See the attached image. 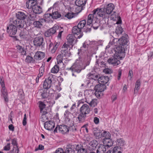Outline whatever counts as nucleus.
Masks as SVG:
<instances>
[{
	"label": "nucleus",
	"mask_w": 153,
	"mask_h": 153,
	"mask_svg": "<svg viewBox=\"0 0 153 153\" xmlns=\"http://www.w3.org/2000/svg\"><path fill=\"white\" fill-rule=\"evenodd\" d=\"M52 15L53 19H57L59 18L61 16V14L57 11H55L53 12Z\"/></svg>",
	"instance_id": "44"
},
{
	"label": "nucleus",
	"mask_w": 153,
	"mask_h": 153,
	"mask_svg": "<svg viewBox=\"0 0 153 153\" xmlns=\"http://www.w3.org/2000/svg\"><path fill=\"white\" fill-rule=\"evenodd\" d=\"M119 44L118 40L117 38H114L111 40L109 42L108 45L106 47V48H108L112 46L113 48H115V47L118 46Z\"/></svg>",
	"instance_id": "19"
},
{
	"label": "nucleus",
	"mask_w": 153,
	"mask_h": 153,
	"mask_svg": "<svg viewBox=\"0 0 153 153\" xmlns=\"http://www.w3.org/2000/svg\"><path fill=\"white\" fill-rule=\"evenodd\" d=\"M109 80V79L108 76H100L98 78V82L100 84L105 85L108 82Z\"/></svg>",
	"instance_id": "21"
},
{
	"label": "nucleus",
	"mask_w": 153,
	"mask_h": 153,
	"mask_svg": "<svg viewBox=\"0 0 153 153\" xmlns=\"http://www.w3.org/2000/svg\"><path fill=\"white\" fill-rule=\"evenodd\" d=\"M76 6L82 7L85 4V0H76L75 2Z\"/></svg>",
	"instance_id": "37"
},
{
	"label": "nucleus",
	"mask_w": 153,
	"mask_h": 153,
	"mask_svg": "<svg viewBox=\"0 0 153 153\" xmlns=\"http://www.w3.org/2000/svg\"><path fill=\"white\" fill-rule=\"evenodd\" d=\"M2 95L3 96L4 100L6 102L8 101V99L7 98V91L5 90V88L2 89L1 90Z\"/></svg>",
	"instance_id": "36"
},
{
	"label": "nucleus",
	"mask_w": 153,
	"mask_h": 153,
	"mask_svg": "<svg viewBox=\"0 0 153 153\" xmlns=\"http://www.w3.org/2000/svg\"><path fill=\"white\" fill-rule=\"evenodd\" d=\"M74 8L75 9V11L76 13H79L81 10L82 8L80 7L74 6Z\"/></svg>",
	"instance_id": "57"
},
{
	"label": "nucleus",
	"mask_w": 153,
	"mask_h": 153,
	"mask_svg": "<svg viewBox=\"0 0 153 153\" xmlns=\"http://www.w3.org/2000/svg\"><path fill=\"white\" fill-rule=\"evenodd\" d=\"M74 36L72 34H69L67 37V43L69 46V48H72L76 44L77 40L75 39Z\"/></svg>",
	"instance_id": "11"
},
{
	"label": "nucleus",
	"mask_w": 153,
	"mask_h": 153,
	"mask_svg": "<svg viewBox=\"0 0 153 153\" xmlns=\"http://www.w3.org/2000/svg\"><path fill=\"white\" fill-rule=\"evenodd\" d=\"M102 132H100V130H97V131L94 132V135L96 137V138H100L101 137Z\"/></svg>",
	"instance_id": "52"
},
{
	"label": "nucleus",
	"mask_w": 153,
	"mask_h": 153,
	"mask_svg": "<svg viewBox=\"0 0 153 153\" xmlns=\"http://www.w3.org/2000/svg\"><path fill=\"white\" fill-rule=\"evenodd\" d=\"M77 153H86V150L84 148H81V147L79 149H77Z\"/></svg>",
	"instance_id": "56"
},
{
	"label": "nucleus",
	"mask_w": 153,
	"mask_h": 153,
	"mask_svg": "<svg viewBox=\"0 0 153 153\" xmlns=\"http://www.w3.org/2000/svg\"><path fill=\"white\" fill-rule=\"evenodd\" d=\"M65 57L64 55L62 54L61 53L59 54L56 57V59L57 60V62L58 65H59L60 64H63V63L62 62V61L64 59V57ZM65 59V58H64Z\"/></svg>",
	"instance_id": "35"
},
{
	"label": "nucleus",
	"mask_w": 153,
	"mask_h": 153,
	"mask_svg": "<svg viewBox=\"0 0 153 153\" xmlns=\"http://www.w3.org/2000/svg\"><path fill=\"white\" fill-rule=\"evenodd\" d=\"M34 45L37 47H41L42 48L44 47L45 44L44 40L42 37H38L35 38L33 41Z\"/></svg>",
	"instance_id": "7"
},
{
	"label": "nucleus",
	"mask_w": 153,
	"mask_h": 153,
	"mask_svg": "<svg viewBox=\"0 0 153 153\" xmlns=\"http://www.w3.org/2000/svg\"><path fill=\"white\" fill-rule=\"evenodd\" d=\"M86 24V20H83L80 21L79 22L77 26L81 30V29L83 28L84 26H85Z\"/></svg>",
	"instance_id": "42"
},
{
	"label": "nucleus",
	"mask_w": 153,
	"mask_h": 153,
	"mask_svg": "<svg viewBox=\"0 0 153 153\" xmlns=\"http://www.w3.org/2000/svg\"><path fill=\"white\" fill-rule=\"evenodd\" d=\"M141 82L140 79H138L136 82L134 90V93H137L140 88Z\"/></svg>",
	"instance_id": "38"
},
{
	"label": "nucleus",
	"mask_w": 153,
	"mask_h": 153,
	"mask_svg": "<svg viewBox=\"0 0 153 153\" xmlns=\"http://www.w3.org/2000/svg\"><path fill=\"white\" fill-rule=\"evenodd\" d=\"M17 49L19 52L22 55H26V51L24 48H22L21 46L19 45L17 46Z\"/></svg>",
	"instance_id": "40"
},
{
	"label": "nucleus",
	"mask_w": 153,
	"mask_h": 153,
	"mask_svg": "<svg viewBox=\"0 0 153 153\" xmlns=\"http://www.w3.org/2000/svg\"><path fill=\"white\" fill-rule=\"evenodd\" d=\"M44 71V65H42V66L40 67L39 69V73L37 77H40L42 76L43 74Z\"/></svg>",
	"instance_id": "49"
},
{
	"label": "nucleus",
	"mask_w": 153,
	"mask_h": 153,
	"mask_svg": "<svg viewBox=\"0 0 153 153\" xmlns=\"http://www.w3.org/2000/svg\"><path fill=\"white\" fill-rule=\"evenodd\" d=\"M41 96L43 98H46L48 96L49 93L47 91V90H44Z\"/></svg>",
	"instance_id": "53"
},
{
	"label": "nucleus",
	"mask_w": 153,
	"mask_h": 153,
	"mask_svg": "<svg viewBox=\"0 0 153 153\" xmlns=\"http://www.w3.org/2000/svg\"><path fill=\"white\" fill-rule=\"evenodd\" d=\"M94 71H92L88 75V78L89 79H93L95 80H98V78L99 77L100 75L99 74H95Z\"/></svg>",
	"instance_id": "26"
},
{
	"label": "nucleus",
	"mask_w": 153,
	"mask_h": 153,
	"mask_svg": "<svg viewBox=\"0 0 153 153\" xmlns=\"http://www.w3.org/2000/svg\"><path fill=\"white\" fill-rule=\"evenodd\" d=\"M102 139L103 140H102L103 143L107 149L109 148L113 145V142L110 139V138H103Z\"/></svg>",
	"instance_id": "16"
},
{
	"label": "nucleus",
	"mask_w": 153,
	"mask_h": 153,
	"mask_svg": "<svg viewBox=\"0 0 153 153\" xmlns=\"http://www.w3.org/2000/svg\"><path fill=\"white\" fill-rule=\"evenodd\" d=\"M72 33L74 35H78L77 38L80 39L82 37L83 35V33L81 32V29L78 27L77 26H75L72 29Z\"/></svg>",
	"instance_id": "13"
},
{
	"label": "nucleus",
	"mask_w": 153,
	"mask_h": 153,
	"mask_svg": "<svg viewBox=\"0 0 153 153\" xmlns=\"http://www.w3.org/2000/svg\"><path fill=\"white\" fill-rule=\"evenodd\" d=\"M98 142L96 140H93L90 142L89 143L88 148L90 151L96 150L97 146L98 145Z\"/></svg>",
	"instance_id": "17"
},
{
	"label": "nucleus",
	"mask_w": 153,
	"mask_h": 153,
	"mask_svg": "<svg viewBox=\"0 0 153 153\" xmlns=\"http://www.w3.org/2000/svg\"><path fill=\"white\" fill-rule=\"evenodd\" d=\"M19 149L17 146L14 147L13 150H12V153H18L19 152Z\"/></svg>",
	"instance_id": "58"
},
{
	"label": "nucleus",
	"mask_w": 153,
	"mask_h": 153,
	"mask_svg": "<svg viewBox=\"0 0 153 153\" xmlns=\"http://www.w3.org/2000/svg\"><path fill=\"white\" fill-rule=\"evenodd\" d=\"M59 70V66L58 65H55L51 69V72L53 73H56L58 72Z\"/></svg>",
	"instance_id": "46"
},
{
	"label": "nucleus",
	"mask_w": 153,
	"mask_h": 153,
	"mask_svg": "<svg viewBox=\"0 0 153 153\" xmlns=\"http://www.w3.org/2000/svg\"><path fill=\"white\" fill-rule=\"evenodd\" d=\"M55 153H65L62 148H59L57 149Z\"/></svg>",
	"instance_id": "64"
},
{
	"label": "nucleus",
	"mask_w": 153,
	"mask_h": 153,
	"mask_svg": "<svg viewBox=\"0 0 153 153\" xmlns=\"http://www.w3.org/2000/svg\"><path fill=\"white\" fill-rule=\"evenodd\" d=\"M86 102L88 103L90 106L92 107H94L97 104V100L95 99H92L90 102L88 101H87V100H86Z\"/></svg>",
	"instance_id": "41"
},
{
	"label": "nucleus",
	"mask_w": 153,
	"mask_h": 153,
	"mask_svg": "<svg viewBox=\"0 0 153 153\" xmlns=\"http://www.w3.org/2000/svg\"><path fill=\"white\" fill-rule=\"evenodd\" d=\"M69 48L68 45L65 43L61 48V53L66 58L69 57L71 55V53L70 52V50L72 48Z\"/></svg>",
	"instance_id": "9"
},
{
	"label": "nucleus",
	"mask_w": 153,
	"mask_h": 153,
	"mask_svg": "<svg viewBox=\"0 0 153 153\" xmlns=\"http://www.w3.org/2000/svg\"><path fill=\"white\" fill-rule=\"evenodd\" d=\"M123 32V29L120 27V26H118L116 28L115 31V33L114 34H116L119 36Z\"/></svg>",
	"instance_id": "47"
},
{
	"label": "nucleus",
	"mask_w": 153,
	"mask_h": 153,
	"mask_svg": "<svg viewBox=\"0 0 153 153\" xmlns=\"http://www.w3.org/2000/svg\"><path fill=\"white\" fill-rule=\"evenodd\" d=\"M114 8L113 4L109 3L104 6H102L100 8H97L95 9L94 13L97 12V14L99 17L104 19L108 17V15L112 12Z\"/></svg>",
	"instance_id": "1"
},
{
	"label": "nucleus",
	"mask_w": 153,
	"mask_h": 153,
	"mask_svg": "<svg viewBox=\"0 0 153 153\" xmlns=\"http://www.w3.org/2000/svg\"><path fill=\"white\" fill-rule=\"evenodd\" d=\"M44 20L43 18L39 19L38 21H36L33 22V25L34 26L38 28H41L43 27V24L44 23Z\"/></svg>",
	"instance_id": "22"
},
{
	"label": "nucleus",
	"mask_w": 153,
	"mask_h": 153,
	"mask_svg": "<svg viewBox=\"0 0 153 153\" xmlns=\"http://www.w3.org/2000/svg\"><path fill=\"white\" fill-rule=\"evenodd\" d=\"M55 125V123L53 121H50L45 123L44 126L46 129L51 130L54 127Z\"/></svg>",
	"instance_id": "15"
},
{
	"label": "nucleus",
	"mask_w": 153,
	"mask_h": 153,
	"mask_svg": "<svg viewBox=\"0 0 153 153\" xmlns=\"http://www.w3.org/2000/svg\"><path fill=\"white\" fill-rule=\"evenodd\" d=\"M103 71L106 74H110L112 72V71L109 68H105L103 70Z\"/></svg>",
	"instance_id": "59"
},
{
	"label": "nucleus",
	"mask_w": 153,
	"mask_h": 153,
	"mask_svg": "<svg viewBox=\"0 0 153 153\" xmlns=\"http://www.w3.org/2000/svg\"><path fill=\"white\" fill-rule=\"evenodd\" d=\"M45 56L44 53L39 51L36 53L34 57L35 59L40 60L43 59Z\"/></svg>",
	"instance_id": "25"
},
{
	"label": "nucleus",
	"mask_w": 153,
	"mask_h": 153,
	"mask_svg": "<svg viewBox=\"0 0 153 153\" xmlns=\"http://www.w3.org/2000/svg\"><path fill=\"white\" fill-rule=\"evenodd\" d=\"M91 59V57L90 56H88L87 57V60L85 62V64L83 66V67H85V68L88 65L90 64Z\"/></svg>",
	"instance_id": "55"
},
{
	"label": "nucleus",
	"mask_w": 153,
	"mask_h": 153,
	"mask_svg": "<svg viewBox=\"0 0 153 153\" xmlns=\"http://www.w3.org/2000/svg\"><path fill=\"white\" fill-rule=\"evenodd\" d=\"M97 64L100 67H103L105 66V63L104 62L100 59H97L96 65H97Z\"/></svg>",
	"instance_id": "39"
},
{
	"label": "nucleus",
	"mask_w": 153,
	"mask_h": 153,
	"mask_svg": "<svg viewBox=\"0 0 153 153\" xmlns=\"http://www.w3.org/2000/svg\"><path fill=\"white\" fill-rule=\"evenodd\" d=\"M34 0H28L26 2V7L28 9H30L32 8L34 6H35L36 2L34 1Z\"/></svg>",
	"instance_id": "30"
},
{
	"label": "nucleus",
	"mask_w": 153,
	"mask_h": 153,
	"mask_svg": "<svg viewBox=\"0 0 153 153\" xmlns=\"http://www.w3.org/2000/svg\"><path fill=\"white\" fill-rule=\"evenodd\" d=\"M123 149L116 146L113 149L112 153H121Z\"/></svg>",
	"instance_id": "45"
},
{
	"label": "nucleus",
	"mask_w": 153,
	"mask_h": 153,
	"mask_svg": "<svg viewBox=\"0 0 153 153\" xmlns=\"http://www.w3.org/2000/svg\"><path fill=\"white\" fill-rule=\"evenodd\" d=\"M59 26L56 25L51 28L45 32V35L46 37L51 36L59 30Z\"/></svg>",
	"instance_id": "12"
},
{
	"label": "nucleus",
	"mask_w": 153,
	"mask_h": 153,
	"mask_svg": "<svg viewBox=\"0 0 153 153\" xmlns=\"http://www.w3.org/2000/svg\"><path fill=\"white\" fill-rule=\"evenodd\" d=\"M0 83L2 87V89H3V88H5V85L4 81L1 78L0 79Z\"/></svg>",
	"instance_id": "62"
},
{
	"label": "nucleus",
	"mask_w": 153,
	"mask_h": 153,
	"mask_svg": "<svg viewBox=\"0 0 153 153\" xmlns=\"http://www.w3.org/2000/svg\"><path fill=\"white\" fill-rule=\"evenodd\" d=\"M49 74V76L47 79H45L43 84V88L45 89H48L51 88L53 80V75L50 73Z\"/></svg>",
	"instance_id": "8"
},
{
	"label": "nucleus",
	"mask_w": 153,
	"mask_h": 153,
	"mask_svg": "<svg viewBox=\"0 0 153 153\" xmlns=\"http://www.w3.org/2000/svg\"><path fill=\"white\" fill-rule=\"evenodd\" d=\"M80 112L88 114L90 112V109L88 105L86 104H83L80 109Z\"/></svg>",
	"instance_id": "20"
},
{
	"label": "nucleus",
	"mask_w": 153,
	"mask_h": 153,
	"mask_svg": "<svg viewBox=\"0 0 153 153\" xmlns=\"http://www.w3.org/2000/svg\"><path fill=\"white\" fill-rule=\"evenodd\" d=\"M115 48H116L115 51L119 53H123L124 52L125 48L124 46L118 44V46H116Z\"/></svg>",
	"instance_id": "34"
},
{
	"label": "nucleus",
	"mask_w": 153,
	"mask_h": 153,
	"mask_svg": "<svg viewBox=\"0 0 153 153\" xmlns=\"http://www.w3.org/2000/svg\"><path fill=\"white\" fill-rule=\"evenodd\" d=\"M13 112L12 111L8 116V120H10L12 124L13 123Z\"/></svg>",
	"instance_id": "60"
},
{
	"label": "nucleus",
	"mask_w": 153,
	"mask_h": 153,
	"mask_svg": "<svg viewBox=\"0 0 153 153\" xmlns=\"http://www.w3.org/2000/svg\"><path fill=\"white\" fill-rule=\"evenodd\" d=\"M25 62L28 63H34L35 62V60L31 57L27 56L25 60Z\"/></svg>",
	"instance_id": "48"
},
{
	"label": "nucleus",
	"mask_w": 153,
	"mask_h": 153,
	"mask_svg": "<svg viewBox=\"0 0 153 153\" xmlns=\"http://www.w3.org/2000/svg\"><path fill=\"white\" fill-rule=\"evenodd\" d=\"M101 137H104L103 138H107L110 137V134L108 132L105 131H104L103 132H102Z\"/></svg>",
	"instance_id": "43"
},
{
	"label": "nucleus",
	"mask_w": 153,
	"mask_h": 153,
	"mask_svg": "<svg viewBox=\"0 0 153 153\" xmlns=\"http://www.w3.org/2000/svg\"><path fill=\"white\" fill-rule=\"evenodd\" d=\"M128 35L125 34L118 40L119 44L124 46L126 45L128 42Z\"/></svg>",
	"instance_id": "18"
},
{
	"label": "nucleus",
	"mask_w": 153,
	"mask_h": 153,
	"mask_svg": "<svg viewBox=\"0 0 153 153\" xmlns=\"http://www.w3.org/2000/svg\"><path fill=\"white\" fill-rule=\"evenodd\" d=\"M75 15V13H68L65 15V16L67 17L68 19H70L73 18Z\"/></svg>",
	"instance_id": "50"
},
{
	"label": "nucleus",
	"mask_w": 153,
	"mask_h": 153,
	"mask_svg": "<svg viewBox=\"0 0 153 153\" xmlns=\"http://www.w3.org/2000/svg\"><path fill=\"white\" fill-rule=\"evenodd\" d=\"M59 45V43H55L54 44L51 43L50 44L49 46V49L51 50V53H54Z\"/></svg>",
	"instance_id": "23"
},
{
	"label": "nucleus",
	"mask_w": 153,
	"mask_h": 153,
	"mask_svg": "<svg viewBox=\"0 0 153 153\" xmlns=\"http://www.w3.org/2000/svg\"><path fill=\"white\" fill-rule=\"evenodd\" d=\"M43 19L44 20V22H52L53 19L51 13H46L44 15Z\"/></svg>",
	"instance_id": "27"
},
{
	"label": "nucleus",
	"mask_w": 153,
	"mask_h": 153,
	"mask_svg": "<svg viewBox=\"0 0 153 153\" xmlns=\"http://www.w3.org/2000/svg\"><path fill=\"white\" fill-rule=\"evenodd\" d=\"M39 107L40 110V111L42 112L43 109H44L46 106V105L44 104L43 102L39 101Z\"/></svg>",
	"instance_id": "51"
},
{
	"label": "nucleus",
	"mask_w": 153,
	"mask_h": 153,
	"mask_svg": "<svg viewBox=\"0 0 153 153\" xmlns=\"http://www.w3.org/2000/svg\"><path fill=\"white\" fill-rule=\"evenodd\" d=\"M117 146L119 147L120 149H123L124 148L125 141L122 138L118 139L116 141Z\"/></svg>",
	"instance_id": "28"
},
{
	"label": "nucleus",
	"mask_w": 153,
	"mask_h": 153,
	"mask_svg": "<svg viewBox=\"0 0 153 153\" xmlns=\"http://www.w3.org/2000/svg\"><path fill=\"white\" fill-rule=\"evenodd\" d=\"M10 143H7V145L4 147V150H5V151H8V150H10Z\"/></svg>",
	"instance_id": "63"
},
{
	"label": "nucleus",
	"mask_w": 153,
	"mask_h": 153,
	"mask_svg": "<svg viewBox=\"0 0 153 153\" xmlns=\"http://www.w3.org/2000/svg\"><path fill=\"white\" fill-rule=\"evenodd\" d=\"M123 57L117 54L110 58L108 60V62L109 64H111L113 66H117L120 63V60L122 59Z\"/></svg>",
	"instance_id": "3"
},
{
	"label": "nucleus",
	"mask_w": 153,
	"mask_h": 153,
	"mask_svg": "<svg viewBox=\"0 0 153 153\" xmlns=\"http://www.w3.org/2000/svg\"><path fill=\"white\" fill-rule=\"evenodd\" d=\"M17 19L24 21L27 17L26 14L22 12H18L16 14Z\"/></svg>",
	"instance_id": "24"
},
{
	"label": "nucleus",
	"mask_w": 153,
	"mask_h": 153,
	"mask_svg": "<svg viewBox=\"0 0 153 153\" xmlns=\"http://www.w3.org/2000/svg\"><path fill=\"white\" fill-rule=\"evenodd\" d=\"M7 32L10 36L16 37L15 35L17 32L16 27L12 24L10 23V21L7 28Z\"/></svg>",
	"instance_id": "5"
},
{
	"label": "nucleus",
	"mask_w": 153,
	"mask_h": 153,
	"mask_svg": "<svg viewBox=\"0 0 153 153\" xmlns=\"http://www.w3.org/2000/svg\"><path fill=\"white\" fill-rule=\"evenodd\" d=\"M10 23L15 25L16 28L19 29L23 28L26 24V22L24 21L20 20L17 19L10 18Z\"/></svg>",
	"instance_id": "6"
},
{
	"label": "nucleus",
	"mask_w": 153,
	"mask_h": 153,
	"mask_svg": "<svg viewBox=\"0 0 153 153\" xmlns=\"http://www.w3.org/2000/svg\"><path fill=\"white\" fill-rule=\"evenodd\" d=\"M94 11L95 9L92 12L93 13L92 14H90L88 15L87 20V24L86 26L89 25L90 26L92 24L94 17H97V15H98L97 14V12H96L95 14L94 13Z\"/></svg>",
	"instance_id": "14"
},
{
	"label": "nucleus",
	"mask_w": 153,
	"mask_h": 153,
	"mask_svg": "<svg viewBox=\"0 0 153 153\" xmlns=\"http://www.w3.org/2000/svg\"><path fill=\"white\" fill-rule=\"evenodd\" d=\"M86 114H87L83 113H80L77 117L79 122H83L85 121L86 117Z\"/></svg>",
	"instance_id": "31"
},
{
	"label": "nucleus",
	"mask_w": 153,
	"mask_h": 153,
	"mask_svg": "<svg viewBox=\"0 0 153 153\" xmlns=\"http://www.w3.org/2000/svg\"><path fill=\"white\" fill-rule=\"evenodd\" d=\"M106 89V86L102 84H99L96 85L94 87L95 94L97 97L102 96L103 94L102 92Z\"/></svg>",
	"instance_id": "4"
},
{
	"label": "nucleus",
	"mask_w": 153,
	"mask_h": 153,
	"mask_svg": "<svg viewBox=\"0 0 153 153\" xmlns=\"http://www.w3.org/2000/svg\"><path fill=\"white\" fill-rule=\"evenodd\" d=\"M26 119H27V115L26 114H25L24 115V117L23 118V125L24 126H25L27 123L26 122Z\"/></svg>",
	"instance_id": "61"
},
{
	"label": "nucleus",
	"mask_w": 153,
	"mask_h": 153,
	"mask_svg": "<svg viewBox=\"0 0 153 153\" xmlns=\"http://www.w3.org/2000/svg\"><path fill=\"white\" fill-rule=\"evenodd\" d=\"M32 10L33 12L36 14H40L42 12V9L40 7L37 5L33 6Z\"/></svg>",
	"instance_id": "33"
},
{
	"label": "nucleus",
	"mask_w": 153,
	"mask_h": 153,
	"mask_svg": "<svg viewBox=\"0 0 153 153\" xmlns=\"http://www.w3.org/2000/svg\"><path fill=\"white\" fill-rule=\"evenodd\" d=\"M97 148V153H103L106 151V148L103 145L100 144L98 146Z\"/></svg>",
	"instance_id": "29"
},
{
	"label": "nucleus",
	"mask_w": 153,
	"mask_h": 153,
	"mask_svg": "<svg viewBox=\"0 0 153 153\" xmlns=\"http://www.w3.org/2000/svg\"><path fill=\"white\" fill-rule=\"evenodd\" d=\"M91 25V27H92L94 29H97L98 28L100 25L99 22H95L94 23Z\"/></svg>",
	"instance_id": "54"
},
{
	"label": "nucleus",
	"mask_w": 153,
	"mask_h": 153,
	"mask_svg": "<svg viewBox=\"0 0 153 153\" xmlns=\"http://www.w3.org/2000/svg\"><path fill=\"white\" fill-rule=\"evenodd\" d=\"M57 130L63 134H65L68 132L69 128L66 125H60L58 126H57L54 130V133L57 132Z\"/></svg>",
	"instance_id": "10"
},
{
	"label": "nucleus",
	"mask_w": 153,
	"mask_h": 153,
	"mask_svg": "<svg viewBox=\"0 0 153 153\" xmlns=\"http://www.w3.org/2000/svg\"><path fill=\"white\" fill-rule=\"evenodd\" d=\"M85 69V67H83L82 61L79 59H77L71 67L67 68L66 70L79 73L82 70Z\"/></svg>",
	"instance_id": "2"
},
{
	"label": "nucleus",
	"mask_w": 153,
	"mask_h": 153,
	"mask_svg": "<svg viewBox=\"0 0 153 153\" xmlns=\"http://www.w3.org/2000/svg\"><path fill=\"white\" fill-rule=\"evenodd\" d=\"M65 153H74V146L71 145H68Z\"/></svg>",
	"instance_id": "32"
}]
</instances>
